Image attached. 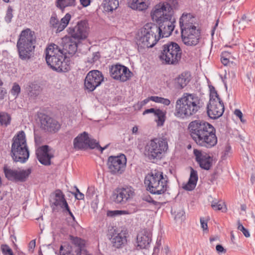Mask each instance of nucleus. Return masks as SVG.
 <instances>
[{"instance_id": "b1692460", "label": "nucleus", "mask_w": 255, "mask_h": 255, "mask_svg": "<svg viewBox=\"0 0 255 255\" xmlns=\"http://www.w3.org/2000/svg\"><path fill=\"white\" fill-rule=\"evenodd\" d=\"M41 126L45 130L51 132H56L60 128V125L57 121L48 116L41 119Z\"/></svg>"}, {"instance_id": "ea45409f", "label": "nucleus", "mask_w": 255, "mask_h": 255, "mask_svg": "<svg viewBox=\"0 0 255 255\" xmlns=\"http://www.w3.org/2000/svg\"><path fill=\"white\" fill-rule=\"evenodd\" d=\"M160 182L161 183L162 188L160 189V194L164 193L166 192L169 186H168V179L167 176L165 175L163 176L162 172L160 173Z\"/></svg>"}, {"instance_id": "79ce46f5", "label": "nucleus", "mask_w": 255, "mask_h": 255, "mask_svg": "<svg viewBox=\"0 0 255 255\" xmlns=\"http://www.w3.org/2000/svg\"><path fill=\"white\" fill-rule=\"evenodd\" d=\"M168 137L167 136V133H165V135H162L161 137L162 140L160 141L161 143H160V154H161V151L164 152H166L168 148Z\"/></svg>"}, {"instance_id": "7c9ffc66", "label": "nucleus", "mask_w": 255, "mask_h": 255, "mask_svg": "<svg viewBox=\"0 0 255 255\" xmlns=\"http://www.w3.org/2000/svg\"><path fill=\"white\" fill-rule=\"evenodd\" d=\"M26 90L28 96L34 98L40 93L41 88L38 84L32 83L26 87Z\"/></svg>"}, {"instance_id": "c9c22d12", "label": "nucleus", "mask_w": 255, "mask_h": 255, "mask_svg": "<svg viewBox=\"0 0 255 255\" xmlns=\"http://www.w3.org/2000/svg\"><path fill=\"white\" fill-rule=\"evenodd\" d=\"M75 0H56V5L57 7L63 10L65 7L75 5Z\"/></svg>"}, {"instance_id": "0e129e2a", "label": "nucleus", "mask_w": 255, "mask_h": 255, "mask_svg": "<svg viewBox=\"0 0 255 255\" xmlns=\"http://www.w3.org/2000/svg\"><path fill=\"white\" fill-rule=\"evenodd\" d=\"M35 247V241L34 240H32L29 243V251H31L32 252L33 249H34Z\"/></svg>"}, {"instance_id": "1a4fd4ad", "label": "nucleus", "mask_w": 255, "mask_h": 255, "mask_svg": "<svg viewBox=\"0 0 255 255\" xmlns=\"http://www.w3.org/2000/svg\"><path fill=\"white\" fill-rule=\"evenodd\" d=\"M137 44L141 47H152L156 43L157 40L152 31L150 25L146 24L141 28L136 36Z\"/></svg>"}, {"instance_id": "a18cd8bd", "label": "nucleus", "mask_w": 255, "mask_h": 255, "mask_svg": "<svg viewBox=\"0 0 255 255\" xmlns=\"http://www.w3.org/2000/svg\"><path fill=\"white\" fill-rule=\"evenodd\" d=\"M12 8L11 6H9L7 9L6 15L4 17L5 22L7 23L11 21L12 18L13 17Z\"/></svg>"}, {"instance_id": "72a5a7b5", "label": "nucleus", "mask_w": 255, "mask_h": 255, "mask_svg": "<svg viewBox=\"0 0 255 255\" xmlns=\"http://www.w3.org/2000/svg\"><path fill=\"white\" fill-rule=\"evenodd\" d=\"M121 0H104L103 5L108 11H113L118 8Z\"/></svg>"}, {"instance_id": "f257e3e1", "label": "nucleus", "mask_w": 255, "mask_h": 255, "mask_svg": "<svg viewBox=\"0 0 255 255\" xmlns=\"http://www.w3.org/2000/svg\"><path fill=\"white\" fill-rule=\"evenodd\" d=\"M188 128L192 138L199 146L211 148L217 144L216 129L209 123L195 120L189 124Z\"/></svg>"}, {"instance_id": "603ef678", "label": "nucleus", "mask_w": 255, "mask_h": 255, "mask_svg": "<svg viewBox=\"0 0 255 255\" xmlns=\"http://www.w3.org/2000/svg\"><path fill=\"white\" fill-rule=\"evenodd\" d=\"M229 55V53L228 52H224L222 53L221 56V62L224 65H227L229 62V58L227 57L228 55Z\"/></svg>"}, {"instance_id": "de8ad7c7", "label": "nucleus", "mask_w": 255, "mask_h": 255, "mask_svg": "<svg viewBox=\"0 0 255 255\" xmlns=\"http://www.w3.org/2000/svg\"><path fill=\"white\" fill-rule=\"evenodd\" d=\"M129 213L127 210H115L110 211L108 215L111 216H120L123 215H128Z\"/></svg>"}, {"instance_id": "6ab92c4d", "label": "nucleus", "mask_w": 255, "mask_h": 255, "mask_svg": "<svg viewBox=\"0 0 255 255\" xmlns=\"http://www.w3.org/2000/svg\"><path fill=\"white\" fill-rule=\"evenodd\" d=\"M159 153V139L155 138L148 141L144 147V154L150 159H154Z\"/></svg>"}, {"instance_id": "4be33fe9", "label": "nucleus", "mask_w": 255, "mask_h": 255, "mask_svg": "<svg viewBox=\"0 0 255 255\" xmlns=\"http://www.w3.org/2000/svg\"><path fill=\"white\" fill-rule=\"evenodd\" d=\"M134 195V190L131 187L123 188L117 191V193L114 195L115 201L117 203H126L128 200L131 199Z\"/></svg>"}, {"instance_id": "6e6d98bb", "label": "nucleus", "mask_w": 255, "mask_h": 255, "mask_svg": "<svg viewBox=\"0 0 255 255\" xmlns=\"http://www.w3.org/2000/svg\"><path fill=\"white\" fill-rule=\"evenodd\" d=\"M77 193L75 194V198L78 200H82L84 199V195L83 193H81L78 188H76Z\"/></svg>"}, {"instance_id": "2f4dec72", "label": "nucleus", "mask_w": 255, "mask_h": 255, "mask_svg": "<svg viewBox=\"0 0 255 255\" xmlns=\"http://www.w3.org/2000/svg\"><path fill=\"white\" fill-rule=\"evenodd\" d=\"M32 171L31 168L26 169L17 168L16 171V182H24L28 178Z\"/></svg>"}, {"instance_id": "bb28decb", "label": "nucleus", "mask_w": 255, "mask_h": 255, "mask_svg": "<svg viewBox=\"0 0 255 255\" xmlns=\"http://www.w3.org/2000/svg\"><path fill=\"white\" fill-rule=\"evenodd\" d=\"M128 3L130 8L138 11H145L150 4L149 0H130Z\"/></svg>"}, {"instance_id": "f3484780", "label": "nucleus", "mask_w": 255, "mask_h": 255, "mask_svg": "<svg viewBox=\"0 0 255 255\" xmlns=\"http://www.w3.org/2000/svg\"><path fill=\"white\" fill-rule=\"evenodd\" d=\"M71 18V15L69 13H66L60 20L58 19L55 15H52L49 21L50 27L56 33L60 32L67 26Z\"/></svg>"}, {"instance_id": "5fc2aeb1", "label": "nucleus", "mask_w": 255, "mask_h": 255, "mask_svg": "<svg viewBox=\"0 0 255 255\" xmlns=\"http://www.w3.org/2000/svg\"><path fill=\"white\" fill-rule=\"evenodd\" d=\"M216 250L219 254L226 253V250L221 245H217L216 247Z\"/></svg>"}, {"instance_id": "37998d69", "label": "nucleus", "mask_w": 255, "mask_h": 255, "mask_svg": "<svg viewBox=\"0 0 255 255\" xmlns=\"http://www.w3.org/2000/svg\"><path fill=\"white\" fill-rule=\"evenodd\" d=\"M152 113L157 119L155 121L157 123V126L159 125V109H155L154 108H151L149 109L145 110L142 113L143 115H145L147 114Z\"/></svg>"}, {"instance_id": "2eb2a0df", "label": "nucleus", "mask_w": 255, "mask_h": 255, "mask_svg": "<svg viewBox=\"0 0 255 255\" xmlns=\"http://www.w3.org/2000/svg\"><path fill=\"white\" fill-rule=\"evenodd\" d=\"M144 184L147 190L152 194H159V174L158 171H154L147 174L144 179Z\"/></svg>"}, {"instance_id": "4c0bfd02", "label": "nucleus", "mask_w": 255, "mask_h": 255, "mask_svg": "<svg viewBox=\"0 0 255 255\" xmlns=\"http://www.w3.org/2000/svg\"><path fill=\"white\" fill-rule=\"evenodd\" d=\"M11 117L9 114L5 112H0V125L7 127L10 123Z\"/></svg>"}, {"instance_id": "f8f14e48", "label": "nucleus", "mask_w": 255, "mask_h": 255, "mask_svg": "<svg viewBox=\"0 0 255 255\" xmlns=\"http://www.w3.org/2000/svg\"><path fill=\"white\" fill-rule=\"evenodd\" d=\"M127 158L124 154L119 156H111L109 157L107 165L109 172L114 175L122 174L125 169Z\"/></svg>"}, {"instance_id": "ddd939ff", "label": "nucleus", "mask_w": 255, "mask_h": 255, "mask_svg": "<svg viewBox=\"0 0 255 255\" xmlns=\"http://www.w3.org/2000/svg\"><path fill=\"white\" fill-rule=\"evenodd\" d=\"M104 81V76L99 70H92L86 76L84 88L89 92H93Z\"/></svg>"}, {"instance_id": "3c124183", "label": "nucleus", "mask_w": 255, "mask_h": 255, "mask_svg": "<svg viewBox=\"0 0 255 255\" xmlns=\"http://www.w3.org/2000/svg\"><path fill=\"white\" fill-rule=\"evenodd\" d=\"M1 249L4 255H13L11 249L6 245H1Z\"/></svg>"}, {"instance_id": "052dcab7", "label": "nucleus", "mask_w": 255, "mask_h": 255, "mask_svg": "<svg viewBox=\"0 0 255 255\" xmlns=\"http://www.w3.org/2000/svg\"><path fill=\"white\" fill-rule=\"evenodd\" d=\"M160 104H163L164 105L168 106L170 104V101L168 99H165L160 97Z\"/></svg>"}, {"instance_id": "dca6fc26", "label": "nucleus", "mask_w": 255, "mask_h": 255, "mask_svg": "<svg viewBox=\"0 0 255 255\" xmlns=\"http://www.w3.org/2000/svg\"><path fill=\"white\" fill-rule=\"evenodd\" d=\"M200 32L197 28L181 31V39L187 46H195L199 43Z\"/></svg>"}, {"instance_id": "864d4df0", "label": "nucleus", "mask_w": 255, "mask_h": 255, "mask_svg": "<svg viewBox=\"0 0 255 255\" xmlns=\"http://www.w3.org/2000/svg\"><path fill=\"white\" fill-rule=\"evenodd\" d=\"M200 223L203 230L207 233L208 232L207 220L205 219L204 218H201Z\"/></svg>"}, {"instance_id": "473e14b6", "label": "nucleus", "mask_w": 255, "mask_h": 255, "mask_svg": "<svg viewBox=\"0 0 255 255\" xmlns=\"http://www.w3.org/2000/svg\"><path fill=\"white\" fill-rule=\"evenodd\" d=\"M17 169L11 168L7 166L3 167V172L5 177L9 180L16 181Z\"/></svg>"}, {"instance_id": "bf43d9fd", "label": "nucleus", "mask_w": 255, "mask_h": 255, "mask_svg": "<svg viewBox=\"0 0 255 255\" xmlns=\"http://www.w3.org/2000/svg\"><path fill=\"white\" fill-rule=\"evenodd\" d=\"M143 199L147 202H152L154 204H158V202L154 201V200L153 199V198L150 196H144L143 198Z\"/></svg>"}, {"instance_id": "f03ea898", "label": "nucleus", "mask_w": 255, "mask_h": 255, "mask_svg": "<svg viewBox=\"0 0 255 255\" xmlns=\"http://www.w3.org/2000/svg\"><path fill=\"white\" fill-rule=\"evenodd\" d=\"M203 106L202 99L196 94L184 93L176 102L174 115L181 119L189 118L199 112Z\"/></svg>"}, {"instance_id": "e433bc0d", "label": "nucleus", "mask_w": 255, "mask_h": 255, "mask_svg": "<svg viewBox=\"0 0 255 255\" xmlns=\"http://www.w3.org/2000/svg\"><path fill=\"white\" fill-rule=\"evenodd\" d=\"M171 213L174 215V219L176 221L182 222L185 219V212L182 208L179 209H172Z\"/></svg>"}, {"instance_id": "0eeeda50", "label": "nucleus", "mask_w": 255, "mask_h": 255, "mask_svg": "<svg viewBox=\"0 0 255 255\" xmlns=\"http://www.w3.org/2000/svg\"><path fill=\"white\" fill-rule=\"evenodd\" d=\"M181 55L180 47L174 42H168L163 45L160 50V59L167 64H177L181 60Z\"/></svg>"}, {"instance_id": "58836bf2", "label": "nucleus", "mask_w": 255, "mask_h": 255, "mask_svg": "<svg viewBox=\"0 0 255 255\" xmlns=\"http://www.w3.org/2000/svg\"><path fill=\"white\" fill-rule=\"evenodd\" d=\"M150 16L153 22L159 23V4H156L151 9Z\"/></svg>"}, {"instance_id": "20e7f679", "label": "nucleus", "mask_w": 255, "mask_h": 255, "mask_svg": "<svg viewBox=\"0 0 255 255\" xmlns=\"http://www.w3.org/2000/svg\"><path fill=\"white\" fill-rule=\"evenodd\" d=\"M46 63L53 70L66 72L70 69L68 61L65 60L63 52L55 44L50 45L45 50Z\"/></svg>"}, {"instance_id": "423d86ee", "label": "nucleus", "mask_w": 255, "mask_h": 255, "mask_svg": "<svg viewBox=\"0 0 255 255\" xmlns=\"http://www.w3.org/2000/svg\"><path fill=\"white\" fill-rule=\"evenodd\" d=\"M11 157L15 162H25L29 158V152L27 145L25 134L19 131L12 138L11 148Z\"/></svg>"}, {"instance_id": "c03bdc74", "label": "nucleus", "mask_w": 255, "mask_h": 255, "mask_svg": "<svg viewBox=\"0 0 255 255\" xmlns=\"http://www.w3.org/2000/svg\"><path fill=\"white\" fill-rule=\"evenodd\" d=\"M60 255H72V247L69 245L60 247Z\"/></svg>"}, {"instance_id": "c756f323", "label": "nucleus", "mask_w": 255, "mask_h": 255, "mask_svg": "<svg viewBox=\"0 0 255 255\" xmlns=\"http://www.w3.org/2000/svg\"><path fill=\"white\" fill-rule=\"evenodd\" d=\"M191 79L190 73L185 72L175 79V84L178 88L182 89L189 82Z\"/></svg>"}, {"instance_id": "412c9836", "label": "nucleus", "mask_w": 255, "mask_h": 255, "mask_svg": "<svg viewBox=\"0 0 255 255\" xmlns=\"http://www.w3.org/2000/svg\"><path fill=\"white\" fill-rule=\"evenodd\" d=\"M151 241V234L148 230L143 229L139 232L136 237V248L138 249H147Z\"/></svg>"}, {"instance_id": "680f3d73", "label": "nucleus", "mask_w": 255, "mask_h": 255, "mask_svg": "<svg viewBox=\"0 0 255 255\" xmlns=\"http://www.w3.org/2000/svg\"><path fill=\"white\" fill-rule=\"evenodd\" d=\"M6 94V90L4 88H0V100L3 99Z\"/></svg>"}, {"instance_id": "774afa93", "label": "nucleus", "mask_w": 255, "mask_h": 255, "mask_svg": "<svg viewBox=\"0 0 255 255\" xmlns=\"http://www.w3.org/2000/svg\"><path fill=\"white\" fill-rule=\"evenodd\" d=\"M234 114L237 117H239V118H241L243 117V114L240 110H235Z\"/></svg>"}, {"instance_id": "49530a36", "label": "nucleus", "mask_w": 255, "mask_h": 255, "mask_svg": "<svg viewBox=\"0 0 255 255\" xmlns=\"http://www.w3.org/2000/svg\"><path fill=\"white\" fill-rule=\"evenodd\" d=\"M20 92V87L19 85L14 83L11 89L10 93L14 97H17Z\"/></svg>"}, {"instance_id": "9b49d317", "label": "nucleus", "mask_w": 255, "mask_h": 255, "mask_svg": "<svg viewBox=\"0 0 255 255\" xmlns=\"http://www.w3.org/2000/svg\"><path fill=\"white\" fill-rule=\"evenodd\" d=\"M66 31L70 37L78 41L86 39L89 34L88 24L84 20H81L75 25L69 26Z\"/></svg>"}, {"instance_id": "338daca9", "label": "nucleus", "mask_w": 255, "mask_h": 255, "mask_svg": "<svg viewBox=\"0 0 255 255\" xmlns=\"http://www.w3.org/2000/svg\"><path fill=\"white\" fill-rule=\"evenodd\" d=\"M231 146L227 145L225 146L224 151V155L225 156L227 155L231 151Z\"/></svg>"}, {"instance_id": "69168bd1", "label": "nucleus", "mask_w": 255, "mask_h": 255, "mask_svg": "<svg viewBox=\"0 0 255 255\" xmlns=\"http://www.w3.org/2000/svg\"><path fill=\"white\" fill-rule=\"evenodd\" d=\"M170 253V250L168 246L164 247L162 249V254L163 255H168Z\"/></svg>"}, {"instance_id": "4d7b16f0", "label": "nucleus", "mask_w": 255, "mask_h": 255, "mask_svg": "<svg viewBox=\"0 0 255 255\" xmlns=\"http://www.w3.org/2000/svg\"><path fill=\"white\" fill-rule=\"evenodd\" d=\"M165 114L166 112H163L160 110V127L163 126V123L165 121Z\"/></svg>"}, {"instance_id": "7ed1b4c3", "label": "nucleus", "mask_w": 255, "mask_h": 255, "mask_svg": "<svg viewBox=\"0 0 255 255\" xmlns=\"http://www.w3.org/2000/svg\"><path fill=\"white\" fill-rule=\"evenodd\" d=\"M177 5L176 0H166L160 6V37L169 36L174 30L175 20L173 17V9Z\"/></svg>"}, {"instance_id": "6e6552de", "label": "nucleus", "mask_w": 255, "mask_h": 255, "mask_svg": "<svg viewBox=\"0 0 255 255\" xmlns=\"http://www.w3.org/2000/svg\"><path fill=\"white\" fill-rule=\"evenodd\" d=\"M107 146L108 145L104 147H101L96 140L90 138L86 131L78 134L73 140V147L75 149H85L90 147L92 149L97 148L102 152Z\"/></svg>"}, {"instance_id": "e2e57ef3", "label": "nucleus", "mask_w": 255, "mask_h": 255, "mask_svg": "<svg viewBox=\"0 0 255 255\" xmlns=\"http://www.w3.org/2000/svg\"><path fill=\"white\" fill-rule=\"evenodd\" d=\"M80 3L84 6L87 7L90 5V0H80Z\"/></svg>"}, {"instance_id": "a878e982", "label": "nucleus", "mask_w": 255, "mask_h": 255, "mask_svg": "<svg viewBox=\"0 0 255 255\" xmlns=\"http://www.w3.org/2000/svg\"><path fill=\"white\" fill-rule=\"evenodd\" d=\"M111 241L114 247L119 248L126 242V236L123 232H119L114 230L112 232Z\"/></svg>"}, {"instance_id": "5701e85b", "label": "nucleus", "mask_w": 255, "mask_h": 255, "mask_svg": "<svg viewBox=\"0 0 255 255\" xmlns=\"http://www.w3.org/2000/svg\"><path fill=\"white\" fill-rule=\"evenodd\" d=\"M194 17L190 13H183L180 18L179 24L181 31L187 30L189 29L193 28H197L196 26L193 24Z\"/></svg>"}, {"instance_id": "f704fd0d", "label": "nucleus", "mask_w": 255, "mask_h": 255, "mask_svg": "<svg viewBox=\"0 0 255 255\" xmlns=\"http://www.w3.org/2000/svg\"><path fill=\"white\" fill-rule=\"evenodd\" d=\"M70 239L72 243L75 246L77 247L78 248V250L76 251L77 255L80 254L82 249L84 247L85 241L82 240L80 238L78 237H74L72 236H70Z\"/></svg>"}, {"instance_id": "c85d7f7f", "label": "nucleus", "mask_w": 255, "mask_h": 255, "mask_svg": "<svg viewBox=\"0 0 255 255\" xmlns=\"http://www.w3.org/2000/svg\"><path fill=\"white\" fill-rule=\"evenodd\" d=\"M197 172L191 168L190 178L187 183L182 184V188L187 191H192L196 187L198 180Z\"/></svg>"}, {"instance_id": "cd10ccee", "label": "nucleus", "mask_w": 255, "mask_h": 255, "mask_svg": "<svg viewBox=\"0 0 255 255\" xmlns=\"http://www.w3.org/2000/svg\"><path fill=\"white\" fill-rule=\"evenodd\" d=\"M51 203L56 207H60L63 210L64 208L68 209V205L64 198V195L59 190L55 191L53 198L51 200Z\"/></svg>"}, {"instance_id": "9d476101", "label": "nucleus", "mask_w": 255, "mask_h": 255, "mask_svg": "<svg viewBox=\"0 0 255 255\" xmlns=\"http://www.w3.org/2000/svg\"><path fill=\"white\" fill-rule=\"evenodd\" d=\"M224 111V106L219 97L217 92H212L210 94L209 103L207 106V114L212 119L220 117Z\"/></svg>"}, {"instance_id": "39448f33", "label": "nucleus", "mask_w": 255, "mask_h": 255, "mask_svg": "<svg viewBox=\"0 0 255 255\" xmlns=\"http://www.w3.org/2000/svg\"><path fill=\"white\" fill-rule=\"evenodd\" d=\"M36 37L34 31L29 28L22 30L17 43L19 57L22 60L29 59L33 54Z\"/></svg>"}, {"instance_id": "8fccbe9b", "label": "nucleus", "mask_w": 255, "mask_h": 255, "mask_svg": "<svg viewBox=\"0 0 255 255\" xmlns=\"http://www.w3.org/2000/svg\"><path fill=\"white\" fill-rule=\"evenodd\" d=\"M100 57V55L99 52L93 53L92 55L88 58L87 61L90 63H94L98 61Z\"/></svg>"}, {"instance_id": "aec40b11", "label": "nucleus", "mask_w": 255, "mask_h": 255, "mask_svg": "<svg viewBox=\"0 0 255 255\" xmlns=\"http://www.w3.org/2000/svg\"><path fill=\"white\" fill-rule=\"evenodd\" d=\"M36 155L38 161L45 165L50 164V160L53 156L51 149L47 145L38 147L36 150Z\"/></svg>"}, {"instance_id": "a19ab883", "label": "nucleus", "mask_w": 255, "mask_h": 255, "mask_svg": "<svg viewBox=\"0 0 255 255\" xmlns=\"http://www.w3.org/2000/svg\"><path fill=\"white\" fill-rule=\"evenodd\" d=\"M211 206L214 210H222L226 211V207L225 203L223 201H217L216 200L213 201L212 202Z\"/></svg>"}, {"instance_id": "4468645a", "label": "nucleus", "mask_w": 255, "mask_h": 255, "mask_svg": "<svg viewBox=\"0 0 255 255\" xmlns=\"http://www.w3.org/2000/svg\"><path fill=\"white\" fill-rule=\"evenodd\" d=\"M111 76L122 82L129 80L132 74L127 67L120 64L113 65L110 68Z\"/></svg>"}, {"instance_id": "393cba45", "label": "nucleus", "mask_w": 255, "mask_h": 255, "mask_svg": "<svg viewBox=\"0 0 255 255\" xmlns=\"http://www.w3.org/2000/svg\"><path fill=\"white\" fill-rule=\"evenodd\" d=\"M62 41L63 49H61V50L63 52L64 56L67 53L72 55L76 52L77 43L71 41L70 37L65 36L62 38Z\"/></svg>"}, {"instance_id": "a211bd4d", "label": "nucleus", "mask_w": 255, "mask_h": 255, "mask_svg": "<svg viewBox=\"0 0 255 255\" xmlns=\"http://www.w3.org/2000/svg\"><path fill=\"white\" fill-rule=\"evenodd\" d=\"M193 153L196 161L202 168L209 170L211 168L213 160L208 154L197 149H194Z\"/></svg>"}, {"instance_id": "09e8293b", "label": "nucleus", "mask_w": 255, "mask_h": 255, "mask_svg": "<svg viewBox=\"0 0 255 255\" xmlns=\"http://www.w3.org/2000/svg\"><path fill=\"white\" fill-rule=\"evenodd\" d=\"M238 229L242 232L246 238H249L250 236V234L249 231L246 229L243 225L240 223V221L238 222Z\"/></svg>"}, {"instance_id": "13d9d810", "label": "nucleus", "mask_w": 255, "mask_h": 255, "mask_svg": "<svg viewBox=\"0 0 255 255\" xmlns=\"http://www.w3.org/2000/svg\"><path fill=\"white\" fill-rule=\"evenodd\" d=\"M149 101H150L149 97H148V98L144 99V100H143L141 102L138 103L137 106H138L140 108H141V107L144 106V105H145L147 103H148Z\"/></svg>"}]
</instances>
